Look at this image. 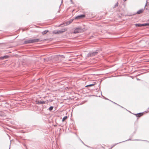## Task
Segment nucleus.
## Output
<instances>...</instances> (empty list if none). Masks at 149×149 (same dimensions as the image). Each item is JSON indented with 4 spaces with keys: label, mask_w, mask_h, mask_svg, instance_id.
<instances>
[{
    "label": "nucleus",
    "mask_w": 149,
    "mask_h": 149,
    "mask_svg": "<svg viewBox=\"0 0 149 149\" xmlns=\"http://www.w3.org/2000/svg\"><path fill=\"white\" fill-rule=\"evenodd\" d=\"M39 41H40V39H33L26 40L24 42V43L26 44L38 42Z\"/></svg>",
    "instance_id": "1"
},
{
    "label": "nucleus",
    "mask_w": 149,
    "mask_h": 149,
    "mask_svg": "<svg viewBox=\"0 0 149 149\" xmlns=\"http://www.w3.org/2000/svg\"><path fill=\"white\" fill-rule=\"evenodd\" d=\"M67 28H64L63 29H62L61 30H58V31H53V33L54 34H59L60 33H62L65 31H67Z\"/></svg>",
    "instance_id": "2"
},
{
    "label": "nucleus",
    "mask_w": 149,
    "mask_h": 149,
    "mask_svg": "<svg viewBox=\"0 0 149 149\" xmlns=\"http://www.w3.org/2000/svg\"><path fill=\"white\" fill-rule=\"evenodd\" d=\"M83 31V30L81 29L80 28H77L74 30V33H78L81 32Z\"/></svg>",
    "instance_id": "3"
},
{
    "label": "nucleus",
    "mask_w": 149,
    "mask_h": 149,
    "mask_svg": "<svg viewBox=\"0 0 149 149\" xmlns=\"http://www.w3.org/2000/svg\"><path fill=\"white\" fill-rule=\"evenodd\" d=\"M85 17V15H80L79 16H77L75 18V19H80L81 18L84 17Z\"/></svg>",
    "instance_id": "4"
},
{
    "label": "nucleus",
    "mask_w": 149,
    "mask_h": 149,
    "mask_svg": "<svg viewBox=\"0 0 149 149\" xmlns=\"http://www.w3.org/2000/svg\"><path fill=\"white\" fill-rule=\"evenodd\" d=\"M36 104H45L46 103V102L42 101H36Z\"/></svg>",
    "instance_id": "5"
},
{
    "label": "nucleus",
    "mask_w": 149,
    "mask_h": 149,
    "mask_svg": "<svg viewBox=\"0 0 149 149\" xmlns=\"http://www.w3.org/2000/svg\"><path fill=\"white\" fill-rule=\"evenodd\" d=\"M144 11V9H141L139 10L137 12L136 14H139L142 13Z\"/></svg>",
    "instance_id": "6"
},
{
    "label": "nucleus",
    "mask_w": 149,
    "mask_h": 149,
    "mask_svg": "<svg viewBox=\"0 0 149 149\" xmlns=\"http://www.w3.org/2000/svg\"><path fill=\"white\" fill-rule=\"evenodd\" d=\"M143 113H139L136 114V116L137 117H140L143 115Z\"/></svg>",
    "instance_id": "7"
},
{
    "label": "nucleus",
    "mask_w": 149,
    "mask_h": 149,
    "mask_svg": "<svg viewBox=\"0 0 149 149\" xmlns=\"http://www.w3.org/2000/svg\"><path fill=\"white\" fill-rule=\"evenodd\" d=\"M135 26H136L141 27L142 26H143V24H136Z\"/></svg>",
    "instance_id": "8"
},
{
    "label": "nucleus",
    "mask_w": 149,
    "mask_h": 149,
    "mask_svg": "<svg viewBox=\"0 0 149 149\" xmlns=\"http://www.w3.org/2000/svg\"><path fill=\"white\" fill-rule=\"evenodd\" d=\"M97 54V53L96 52H93L90 54L91 56H93L95 55H96Z\"/></svg>",
    "instance_id": "9"
},
{
    "label": "nucleus",
    "mask_w": 149,
    "mask_h": 149,
    "mask_svg": "<svg viewBox=\"0 0 149 149\" xmlns=\"http://www.w3.org/2000/svg\"><path fill=\"white\" fill-rule=\"evenodd\" d=\"M49 31L48 30H46L42 32V34L43 35H44L46 34Z\"/></svg>",
    "instance_id": "10"
},
{
    "label": "nucleus",
    "mask_w": 149,
    "mask_h": 149,
    "mask_svg": "<svg viewBox=\"0 0 149 149\" xmlns=\"http://www.w3.org/2000/svg\"><path fill=\"white\" fill-rule=\"evenodd\" d=\"M68 118V117L67 116H66L64 117L62 119V121L64 122L66 119Z\"/></svg>",
    "instance_id": "11"
},
{
    "label": "nucleus",
    "mask_w": 149,
    "mask_h": 149,
    "mask_svg": "<svg viewBox=\"0 0 149 149\" xmlns=\"http://www.w3.org/2000/svg\"><path fill=\"white\" fill-rule=\"evenodd\" d=\"M143 26H149V23L143 24Z\"/></svg>",
    "instance_id": "12"
},
{
    "label": "nucleus",
    "mask_w": 149,
    "mask_h": 149,
    "mask_svg": "<svg viewBox=\"0 0 149 149\" xmlns=\"http://www.w3.org/2000/svg\"><path fill=\"white\" fill-rule=\"evenodd\" d=\"M53 109V107H50L49 108V111H51Z\"/></svg>",
    "instance_id": "13"
},
{
    "label": "nucleus",
    "mask_w": 149,
    "mask_h": 149,
    "mask_svg": "<svg viewBox=\"0 0 149 149\" xmlns=\"http://www.w3.org/2000/svg\"><path fill=\"white\" fill-rule=\"evenodd\" d=\"M8 56H4L3 57V58H8Z\"/></svg>",
    "instance_id": "14"
},
{
    "label": "nucleus",
    "mask_w": 149,
    "mask_h": 149,
    "mask_svg": "<svg viewBox=\"0 0 149 149\" xmlns=\"http://www.w3.org/2000/svg\"><path fill=\"white\" fill-rule=\"evenodd\" d=\"M93 85V84H90V85H88L86 86V87H89V86H92Z\"/></svg>",
    "instance_id": "15"
},
{
    "label": "nucleus",
    "mask_w": 149,
    "mask_h": 149,
    "mask_svg": "<svg viewBox=\"0 0 149 149\" xmlns=\"http://www.w3.org/2000/svg\"><path fill=\"white\" fill-rule=\"evenodd\" d=\"M73 21V19H71L69 21V24H70Z\"/></svg>",
    "instance_id": "16"
},
{
    "label": "nucleus",
    "mask_w": 149,
    "mask_h": 149,
    "mask_svg": "<svg viewBox=\"0 0 149 149\" xmlns=\"http://www.w3.org/2000/svg\"><path fill=\"white\" fill-rule=\"evenodd\" d=\"M66 25H68L70 24H69V22H66Z\"/></svg>",
    "instance_id": "17"
}]
</instances>
